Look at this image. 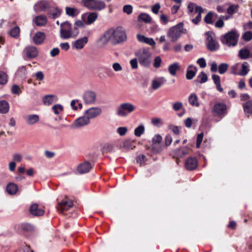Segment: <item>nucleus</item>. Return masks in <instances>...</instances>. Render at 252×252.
Listing matches in <instances>:
<instances>
[{"label": "nucleus", "mask_w": 252, "mask_h": 252, "mask_svg": "<svg viewBox=\"0 0 252 252\" xmlns=\"http://www.w3.org/2000/svg\"><path fill=\"white\" fill-rule=\"evenodd\" d=\"M127 36L125 30L121 27L107 30L98 40L102 47L109 42L113 45L121 44L126 40Z\"/></svg>", "instance_id": "nucleus-1"}, {"label": "nucleus", "mask_w": 252, "mask_h": 252, "mask_svg": "<svg viewBox=\"0 0 252 252\" xmlns=\"http://www.w3.org/2000/svg\"><path fill=\"white\" fill-rule=\"evenodd\" d=\"M79 33L77 27L72 28L71 24L65 21L61 24L60 36L62 39H67L70 38H75Z\"/></svg>", "instance_id": "nucleus-2"}, {"label": "nucleus", "mask_w": 252, "mask_h": 252, "mask_svg": "<svg viewBox=\"0 0 252 252\" xmlns=\"http://www.w3.org/2000/svg\"><path fill=\"white\" fill-rule=\"evenodd\" d=\"M134 54L141 66L145 67L150 66L152 60V54L148 48H140L136 51Z\"/></svg>", "instance_id": "nucleus-3"}, {"label": "nucleus", "mask_w": 252, "mask_h": 252, "mask_svg": "<svg viewBox=\"0 0 252 252\" xmlns=\"http://www.w3.org/2000/svg\"><path fill=\"white\" fill-rule=\"evenodd\" d=\"M135 109V106L130 102L122 103L117 107L116 114L119 117H126Z\"/></svg>", "instance_id": "nucleus-4"}, {"label": "nucleus", "mask_w": 252, "mask_h": 252, "mask_svg": "<svg viewBox=\"0 0 252 252\" xmlns=\"http://www.w3.org/2000/svg\"><path fill=\"white\" fill-rule=\"evenodd\" d=\"M239 34L234 31H231L222 36L221 41L223 44L229 47L235 46L237 44Z\"/></svg>", "instance_id": "nucleus-5"}, {"label": "nucleus", "mask_w": 252, "mask_h": 252, "mask_svg": "<svg viewBox=\"0 0 252 252\" xmlns=\"http://www.w3.org/2000/svg\"><path fill=\"white\" fill-rule=\"evenodd\" d=\"M183 26L181 24L170 28L167 32V35L170 39L171 41H176L182 33Z\"/></svg>", "instance_id": "nucleus-6"}, {"label": "nucleus", "mask_w": 252, "mask_h": 252, "mask_svg": "<svg viewBox=\"0 0 252 252\" xmlns=\"http://www.w3.org/2000/svg\"><path fill=\"white\" fill-rule=\"evenodd\" d=\"M226 104L222 102H217L213 106L212 111L215 116L223 117L227 113Z\"/></svg>", "instance_id": "nucleus-7"}, {"label": "nucleus", "mask_w": 252, "mask_h": 252, "mask_svg": "<svg viewBox=\"0 0 252 252\" xmlns=\"http://www.w3.org/2000/svg\"><path fill=\"white\" fill-rule=\"evenodd\" d=\"M72 206V200L68 198H65L58 203L56 208L60 213H63L64 211L68 210Z\"/></svg>", "instance_id": "nucleus-8"}, {"label": "nucleus", "mask_w": 252, "mask_h": 252, "mask_svg": "<svg viewBox=\"0 0 252 252\" xmlns=\"http://www.w3.org/2000/svg\"><path fill=\"white\" fill-rule=\"evenodd\" d=\"M206 45L207 49L211 51H215L219 49V45L212 33H207Z\"/></svg>", "instance_id": "nucleus-9"}, {"label": "nucleus", "mask_w": 252, "mask_h": 252, "mask_svg": "<svg viewBox=\"0 0 252 252\" xmlns=\"http://www.w3.org/2000/svg\"><path fill=\"white\" fill-rule=\"evenodd\" d=\"M83 99L86 104H94L96 101V94L94 91H86L83 94Z\"/></svg>", "instance_id": "nucleus-10"}, {"label": "nucleus", "mask_w": 252, "mask_h": 252, "mask_svg": "<svg viewBox=\"0 0 252 252\" xmlns=\"http://www.w3.org/2000/svg\"><path fill=\"white\" fill-rule=\"evenodd\" d=\"M97 12H87L82 15L81 19L86 25H91L94 23L98 17Z\"/></svg>", "instance_id": "nucleus-11"}, {"label": "nucleus", "mask_w": 252, "mask_h": 252, "mask_svg": "<svg viewBox=\"0 0 252 252\" xmlns=\"http://www.w3.org/2000/svg\"><path fill=\"white\" fill-rule=\"evenodd\" d=\"M84 113L90 120L99 116L102 113V110L98 107H93L86 110Z\"/></svg>", "instance_id": "nucleus-12"}, {"label": "nucleus", "mask_w": 252, "mask_h": 252, "mask_svg": "<svg viewBox=\"0 0 252 252\" xmlns=\"http://www.w3.org/2000/svg\"><path fill=\"white\" fill-rule=\"evenodd\" d=\"M38 53L37 49L32 46H27L23 50V54L29 59L36 58L38 55Z\"/></svg>", "instance_id": "nucleus-13"}, {"label": "nucleus", "mask_w": 252, "mask_h": 252, "mask_svg": "<svg viewBox=\"0 0 252 252\" xmlns=\"http://www.w3.org/2000/svg\"><path fill=\"white\" fill-rule=\"evenodd\" d=\"M90 122V119L84 113V116L75 120L72 124V126L75 128H80L88 125Z\"/></svg>", "instance_id": "nucleus-14"}, {"label": "nucleus", "mask_w": 252, "mask_h": 252, "mask_svg": "<svg viewBox=\"0 0 252 252\" xmlns=\"http://www.w3.org/2000/svg\"><path fill=\"white\" fill-rule=\"evenodd\" d=\"M14 229L18 232H31L33 231V226L28 223H22L15 225Z\"/></svg>", "instance_id": "nucleus-15"}, {"label": "nucleus", "mask_w": 252, "mask_h": 252, "mask_svg": "<svg viewBox=\"0 0 252 252\" xmlns=\"http://www.w3.org/2000/svg\"><path fill=\"white\" fill-rule=\"evenodd\" d=\"M88 41V37L87 36H84L72 42V47L73 49H75L76 50H81L87 44Z\"/></svg>", "instance_id": "nucleus-16"}, {"label": "nucleus", "mask_w": 252, "mask_h": 252, "mask_svg": "<svg viewBox=\"0 0 252 252\" xmlns=\"http://www.w3.org/2000/svg\"><path fill=\"white\" fill-rule=\"evenodd\" d=\"M29 212L33 216L40 217L44 214L45 211L44 209L39 208L37 203H33L30 206Z\"/></svg>", "instance_id": "nucleus-17"}, {"label": "nucleus", "mask_w": 252, "mask_h": 252, "mask_svg": "<svg viewBox=\"0 0 252 252\" xmlns=\"http://www.w3.org/2000/svg\"><path fill=\"white\" fill-rule=\"evenodd\" d=\"M198 165V161L195 157H189L185 161V166L188 170H193L196 169Z\"/></svg>", "instance_id": "nucleus-18"}, {"label": "nucleus", "mask_w": 252, "mask_h": 252, "mask_svg": "<svg viewBox=\"0 0 252 252\" xmlns=\"http://www.w3.org/2000/svg\"><path fill=\"white\" fill-rule=\"evenodd\" d=\"M238 57L241 60H247L250 58H252V53L247 47L241 48L238 52Z\"/></svg>", "instance_id": "nucleus-19"}, {"label": "nucleus", "mask_w": 252, "mask_h": 252, "mask_svg": "<svg viewBox=\"0 0 252 252\" xmlns=\"http://www.w3.org/2000/svg\"><path fill=\"white\" fill-rule=\"evenodd\" d=\"M189 148L187 146L173 151L174 157L181 158L188 155L189 152Z\"/></svg>", "instance_id": "nucleus-20"}, {"label": "nucleus", "mask_w": 252, "mask_h": 252, "mask_svg": "<svg viewBox=\"0 0 252 252\" xmlns=\"http://www.w3.org/2000/svg\"><path fill=\"white\" fill-rule=\"evenodd\" d=\"M166 82V79L163 77H160L153 80L152 82V88L154 90H156L159 88L162 85Z\"/></svg>", "instance_id": "nucleus-21"}, {"label": "nucleus", "mask_w": 252, "mask_h": 252, "mask_svg": "<svg viewBox=\"0 0 252 252\" xmlns=\"http://www.w3.org/2000/svg\"><path fill=\"white\" fill-rule=\"evenodd\" d=\"M48 20L47 17L44 15H40L35 16L33 22L37 26L42 27L46 25Z\"/></svg>", "instance_id": "nucleus-22"}, {"label": "nucleus", "mask_w": 252, "mask_h": 252, "mask_svg": "<svg viewBox=\"0 0 252 252\" xmlns=\"http://www.w3.org/2000/svg\"><path fill=\"white\" fill-rule=\"evenodd\" d=\"M92 167L90 162L89 161H85L78 166L77 170L79 173L84 174L88 172Z\"/></svg>", "instance_id": "nucleus-23"}, {"label": "nucleus", "mask_w": 252, "mask_h": 252, "mask_svg": "<svg viewBox=\"0 0 252 252\" xmlns=\"http://www.w3.org/2000/svg\"><path fill=\"white\" fill-rule=\"evenodd\" d=\"M45 38V34L41 32H38L35 33L33 37V41L36 44H41Z\"/></svg>", "instance_id": "nucleus-24"}, {"label": "nucleus", "mask_w": 252, "mask_h": 252, "mask_svg": "<svg viewBox=\"0 0 252 252\" xmlns=\"http://www.w3.org/2000/svg\"><path fill=\"white\" fill-rule=\"evenodd\" d=\"M18 190V186L13 183H9L6 187V191L10 195H15Z\"/></svg>", "instance_id": "nucleus-25"}, {"label": "nucleus", "mask_w": 252, "mask_h": 252, "mask_svg": "<svg viewBox=\"0 0 252 252\" xmlns=\"http://www.w3.org/2000/svg\"><path fill=\"white\" fill-rule=\"evenodd\" d=\"M25 120L27 124L29 125H32L38 122L39 118L37 115L31 114L26 116L25 117Z\"/></svg>", "instance_id": "nucleus-26"}, {"label": "nucleus", "mask_w": 252, "mask_h": 252, "mask_svg": "<svg viewBox=\"0 0 252 252\" xmlns=\"http://www.w3.org/2000/svg\"><path fill=\"white\" fill-rule=\"evenodd\" d=\"M195 12L197 13V15L194 19H192V22L195 25H197L201 20V14L204 12V9L200 6H195Z\"/></svg>", "instance_id": "nucleus-27"}, {"label": "nucleus", "mask_w": 252, "mask_h": 252, "mask_svg": "<svg viewBox=\"0 0 252 252\" xmlns=\"http://www.w3.org/2000/svg\"><path fill=\"white\" fill-rule=\"evenodd\" d=\"M43 102L46 105H50L58 100L57 96L53 94H48L45 95L43 98Z\"/></svg>", "instance_id": "nucleus-28"}, {"label": "nucleus", "mask_w": 252, "mask_h": 252, "mask_svg": "<svg viewBox=\"0 0 252 252\" xmlns=\"http://www.w3.org/2000/svg\"><path fill=\"white\" fill-rule=\"evenodd\" d=\"M245 114L247 117L252 115V100H250L243 104Z\"/></svg>", "instance_id": "nucleus-29"}, {"label": "nucleus", "mask_w": 252, "mask_h": 252, "mask_svg": "<svg viewBox=\"0 0 252 252\" xmlns=\"http://www.w3.org/2000/svg\"><path fill=\"white\" fill-rule=\"evenodd\" d=\"M196 72V67L193 65H189L187 70L186 78L188 80L192 79L195 76Z\"/></svg>", "instance_id": "nucleus-30"}, {"label": "nucleus", "mask_w": 252, "mask_h": 252, "mask_svg": "<svg viewBox=\"0 0 252 252\" xmlns=\"http://www.w3.org/2000/svg\"><path fill=\"white\" fill-rule=\"evenodd\" d=\"M189 103L192 106L199 107L200 103L198 101V97L195 93L191 94L188 98Z\"/></svg>", "instance_id": "nucleus-31"}, {"label": "nucleus", "mask_w": 252, "mask_h": 252, "mask_svg": "<svg viewBox=\"0 0 252 252\" xmlns=\"http://www.w3.org/2000/svg\"><path fill=\"white\" fill-rule=\"evenodd\" d=\"M37 7L40 11H45L49 7V2L46 0H40L34 5V8Z\"/></svg>", "instance_id": "nucleus-32"}, {"label": "nucleus", "mask_w": 252, "mask_h": 252, "mask_svg": "<svg viewBox=\"0 0 252 252\" xmlns=\"http://www.w3.org/2000/svg\"><path fill=\"white\" fill-rule=\"evenodd\" d=\"M181 66L179 63L175 62L171 64L168 66V71L172 76L176 75V72L180 69Z\"/></svg>", "instance_id": "nucleus-33"}, {"label": "nucleus", "mask_w": 252, "mask_h": 252, "mask_svg": "<svg viewBox=\"0 0 252 252\" xmlns=\"http://www.w3.org/2000/svg\"><path fill=\"white\" fill-rule=\"evenodd\" d=\"M9 110V103L5 100H2L0 101V113L1 114H6Z\"/></svg>", "instance_id": "nucleus-34"}, {"label": "nucleus", "mask_w": 252, "mask_h": 252, "mask_svg": "<svg viewBox=\"0 0 252 252\" xmlns=\"http://www.w3.org/2000/svg\"><path fill=\"white\" fill-rule=\"evenodd\" d=\"M106 7L105 2L102 0H95L92 10L100 11Z\"/></svg>", "instance_id": "nucleus-35"}, {"label": "nucleus", "mask_w": 252, "mask_h": 252, "mask_svg": "<svg viewBox=\"0 0 252 252\" xmlns=\"http://www.w3.org/2000/svg\"><path fill=\"white\" fill-rule=\"evenodd\" d=\"M249 70L248 63L247 62H244L242 64L241 69L238 72V75L242 76H245L248 73Z\"/></svg>", "instance_id": "nucleus-36"}, {"label": "nucleus", "mask_w": 252, "mask_h": 252, "mask_svg": "<svg viewBox=\"0 0 252 252\" xmlns=\"http://www.w3.org/2000/svg\"><path fill=\"white\" fill-rule=\"evenodd\" d=\"M165 148L164 144L161 143L152 145V151L155 153H159L162 151Z\"/></svg>", "instance_id": "nucleus-37"}, {"label": "nucleus", "mask_w": 252, "mask_h": 252, "mask_svg": "<svg viewBox=\"0 0 252 252\" xmlns=\"http://www.w3.org/2000/svg\"><path fill=\"white\" fill-rule=\"evenodd\" d=\"M138 18L139 21H143L146 23H150L152 21L151 16L149 14L145 13L139 14Z\"/></svg>", "instance_id": "nucleus-38"}, {"label": "nucleus", "mask_w": 252, "mask_h": 252, "mask_svg": "<svg viewBox=\"0 0 252 252\" xmlns=\"http://www.w3.org/2000/svg\"><path fill=\"white\" fill-rule=\"evenodd\" d=\"M20 29L18 26H16L11 29L9 32V34L15 38H18L20 36Z\"/></svg>", "instance_id": "nucleus-39"}, {"label": "nucleus", "mask_w": 252, "mask_h": 252, "mask_svg": "<svg viewBox=\"0 0 252 252\" xmlns=\"http://www.w3.org/2000/svg\"><path fill=\"white\" fill-rule=\"evenodd\" d=\"M66 14L72 17H75L78 13V10L76 8L66 7L65 8Z\"/></svg>", "instance_id": "nucleus-40"}, {"label": "nucleus", "mask_w": 252, "mask_h": 252, "mask_svg": "<svg viewBox=\"0 0 252 252\" xmlns=\"http://www.w3.org/2000/svg\"><path fill=\"white\" fill-rule=\"evenodd\" d=\"M145 131V127L141 125L134 129V134L137 137H140Z\"/></svg>", "instance_id": "nucleus-41"}, {"label": "nucleus", "mask_w": 252, "mask_h": 252, "mask_svg": "<svg viewBox=\"0 0 252 252\" xmlns=\"http://www.w3.org/2000/svg\"><path fill=\"white\" fill-rule=\"evenodd\" d=\"M8 80V75L4 71H0V85L6 84Z\"/></svg>", "instance_id": "nucleus-42"}, {"label": "nucleus", "mask_w": 252, "mask_h": 252, "mask_svg": "<svg viewBox=\"0 0 252 252\" xmlns=\"http://www.w3.org/2000/svg\"><path fill=\"white\" fill-rule=\"evenodd\" d=\"M228 65L226 63H221L218 66V71L220 74H223L226 72Z\"/></svg>", "instance_id": "nucleus-43"}, {"label": "nucleus", "mask_w": 252, "mask_h": 252, "mask_svg": "<svg viewBox=\"0 0 252 252\" xmlns=\"http://www.w3.org/2000/svg\"><path fill=\"white\" fill-rule=\"evenodd\" d=\"M52 110L56 115H59L63 110V106L59 104H55L52 108Z\"/></svg>", "instance_id": "nucleus-44"}, {"label": "nucleus", "mask_w": 252, "mask_h": 252, "mask_svg": "<svg viewBox=\"0 0 252 252\" xmlns=\"http://www.w3.org/2000/svg\"><path fill=\"white\" fill-rule=\"evenodd\" d=\"M123 147L127 150L133 149L135 147L133 142L130 140H126L123 142Z\"/></svg>", "instance_id": "nucleus-45"}, {"label": "nucleus", "mask_w": 252, "mask_h": 252, "mask_svg": "<svg viewBox=\"0 0 252 252\" xmlns=\"http://www.w3.org/2000/svg\"><path fill=\"white\" fill-rule=\"evenodd\" d=\"M95 0H82V3L84 6L92 10Z\"/></svg>", "instance_id": "nucleus-46"}, {"label": "nucleus", "mask_w": 252, "mask_h": 252, "mask_svg": "<svg viewBox=\"0 0 252 252\" xmlns=\"http://www.w3.org/2000/svg\"><path fill=\"white\" fill-rule=\"evenodd\" d=\"M11 93L16 95H19L22 93V90L18 85L14 84L12 86L11 89Z\"/></svg>", "instance_id": "nucleus-47"}, {"label": "nucleus", "mask_w": 252, "mask_h": 252, "mask_svg": "<svg viewBox=\"0 0 252 252\" xmlns=\"http://www.w3.org/2000/svg\"><path fill=\"white\" fill-rule=\"evenodd\" d=\"M61 11L57 7L54 8V10L53 12L48 13V14L50 15V16L52 19H55L59 17L61 15Z\"/></svg>", "instance_id": "nucleus-48"}, {"label": "nucleus", "mask_w": 252, "mask_h": 252, "mask_svg": "<svg viewBox=\"0 0 252 252\" xmlns=\"http://www.w3.org/2000/svg\"><path fill=\"white\" fill-rule=\"evenodd\" d=\"M197 78L200 79L199 82L201 84L206 82L208 80L207 74L203 71L200 72L199 75L198 76Z\"/></svg>", "instance_id": "nucleus-49"}, {"label": "nucleus", "mask_w": 252, "mask_h": 252, "mask_svg": "<svg viewBox=\"0 0 252 252\" xmlns=\"http://www.w3.org/2000/svg\"><path fill=\"white\" fill-rule=\"evenodd\" d=\"M213 12H209L208 13L204 18L205 22L208 24H213Z\"/></svg>", "instance_id": "nucleus-50"}, {"label": "nucleus", "mask_w": 252, "mask_h": 252, "mask_svg": "<svg viewBox=\"0 0 252 252\" xmlns=\"http://www.w3.org/2000/svg\"><path fill=\"white\" fill-rule=\"evenodd\" d=\"M172 108L174 111H178L183 108V104L181 102H176L173 104Z\"/></svg>", "instance_id": "nucleus-51"}, {"label": "nucleus", "mask_w": 252, "mask_h": 252, "mask_svg": "<svg viewBox=\"0 0 252 252\" xmlns=\"http://www.w3.org/2000/svg\"><path fill=\"white\" fill-rule=\"evenodd\" d=\"M243 38L246 41H249L252 39V32L247 31L243 34Z\"/></svg>", "instance_id": "nucleus-52"}, {"label": "nucleus", "mask_w": 252, "mask_h": 252, "mask_svg": "<svg viewBox=\"0 0 252 252\" xmlns=\"http://www.w3.org/2000/svg\"><path fill=\"white\" fill-rule=\"evenodd\" d=\"M161 59L159 56H157L154 59L153 66L156 68H159L161 65Z\"/></svg>", "instance_id": "nucleus-53"}, {"label": "nucleus", "mask_w": 252, "mask_h": 252, "mask_svg": "<svg viewBox=\"0 0 252 252\" xmlns=\"http://www.w3.org/2000/svg\"><path fill=\"white\" fill-rule=\"evenodd\" d=\"M238 6L235 5H231L227 9V12L229 14H233L238 10Z\"/></svg>", "instance_id": "nucleus-54"}, {"label": "nucleus", "mask_w": 252, "mask_h": 252, "mask_svg": "<svg viewBox=\"0 0 252 252\" xmlns=\"http://www.w3.org/2000/svg\"><path fill=\"white\" fill-rule=\"evenodd\" d=\"M138 60L137 58V57L133 58L130 61L129 63H130V64L131 65L132 69H135L138 68Z\"/></svg>", "instance_id": "nucleus-55"}, {"label": "nucleus", "mask_w": 252, "mask_h": 252, "mask_svg": "<svg viewBox=\"0 0 252 252\" xmlns=\"http://www.w3.org/2000/svg\"><path fill=\"white\" fill-rule=\"evenodd\" d=\"M203 136L204 134L203 132H201L197 135L196 144V147L197 148H199L200 147L203 140Z\"/></svg>", "instance_id": "nucleus-56"}, {"label": "nucleus", "mask_w": 252, "mask_h": 252, "mask_svg": "<svg viewBox=\"0 0 252 252\" xmlns=\"http://www.w3.org/2000/svg\"><path fill=\"white\" fill-rule=\"evenodd\" d=\"M162 137L159 134H157L154 136L152 139V144L155 145L156 144H159L161 142Z\"/></svg>", "instance_id": "nucleus-57"}, {"label": "nucleus", "mask_w": 252, "mask_h": 252, "mask_svg": "<svg viewBox=\"0 0 252 252\" xmlns=\"http://www.w3.org/2000/svg\"><path fill=\"white\" fill-rule=\"evenodd\" d=\"M197 5L195 3L190 2L189 3L188 5V14H191L193 12L194 9H195V6Z\"/></svg>", "instance_id": "nucleus-58"}, {"label": "nucleus", "mask_w": 252, "mask_h": 252, "mask_svg": "<svg viewBox=\"0 0 252 252\" xmlns=\"http://www.w3.org/2000/svg\"><path fill=\"white\" fill-rule=\"evenodd\" d=\"M146 160H147L146 157L144 155H140L136 158L137 162L141 165L144 163L146 161Z\"/></svg>", "instance_id": "nucleus-59"}, {"label": "nucleus", "mask_w": 252, "mask_h": 252, "mask_svg": "<svg viewBox=\"0 0 252 252\" xmlns=\"http://www.w3.org/2000/svg\"><path fill=\"white\" fill-rule=\"evenodd\" d=\"M34 76L36 77V79L39 81H42L44 78V75L43 72L39 71L36 72L34 74Z\"/></svg>", "instance_id": "nucleus-60"}, {"label": "nucleus", "mask_w": 252, "mask_h": 252, "mask_svg": "<svg viewBox=\"0 0 252 252\" xmlns=\"http://www.w3.org/2000/svg\"><path fill=\"white\" fill-rule=\"evenodd\" d=\"M164 141L165 144L164 145L165 146V147L166 148L169 146L171 144L172 142V138L171 136V135L168 134L165 136Z\"/></svg>", "instance_id": "nucleus-61"}, {"label": "nucleus", "mask_w": 252, "mask_h": 252, "mask_svg": "<svg viewBox=\"0 0 252 252\" xmlns=\"http://www.w3.org/2000/svg\"><path fill=\"white\" fill-rule=\"evenodd\" d=\"M197 63L201 68H205L206 66V61L203 58H201L198 59L197 61Z\"/></svg>", "instance_id": "nucleus-62"}, {"label": "nucleus", "mask_w": 252, "mask_h": 252, "mask_svg": "<svg viewBox=\"0 0 252 252\" xmlns=\"http://www.w3.org/2000/svg\"><path fill=\"white\" fill-rule=\"evenodd\" d=\"M132 9L131 5H126L123 7V11L127 14H130L132 12Z\"/></svg>", "instance_id": "nucleus-63"}, {"label": "nucleus", "mask_w": 252, "mask_h": 252, "mask_svg": "<svg viewBox=\"0 0 252 252\" xmlns=\"http://www.w3.org/2000/svg\"><path fill=\"white\" fill-rule=\"evenodd\" d=\"M152 124L155 126H158L159 125H162L161 120L158 118H154L151 121Z\"/></svg>", "instance_id": "nucleus-64"}]
</instances>
